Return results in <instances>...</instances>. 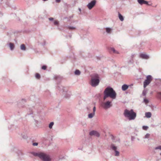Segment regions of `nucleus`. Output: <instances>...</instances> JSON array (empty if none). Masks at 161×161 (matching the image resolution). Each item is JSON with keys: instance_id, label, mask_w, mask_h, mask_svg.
<instances>
[{"instance_id": "1a4fd4ad", "label": "nucleus", "mask_w": 161, "mask_h": 161, "mask_svg": "<svg viewBox=\"0 0 161 161\" xmlns=\"http://www.w3.org/2000/svg\"><path fill=\"white\" fill-rule=\"evenodd\" d=\"M111 148L114 150L115 153V156H117L119 155V152L116 150L117 147L113 144H112L110 146Z\"/></svg>"}, {"instance_id": "f257e3e1", "label": "nucleus", "mask_w": 161, "mask_h": 161, "mask_svg": "<svg viewBox=\"0 0 161 161\" xmlns=\"http://www.w3.org/2000/svg\"><path fill=\"white\" fill-rule=\"evenodd\" d=\"M104 96L103 99L105 100L108 97H110L112 99H115L116 97V93L113 88L110 86L107 87L104 91Z\"/></svg>"}, {"instance_id": "bb28decb", "label": "nucleus", "mask_w": 161, "mask_h": 161, "mask_svg": "<svg viewBox=\"0 0 161 161\" xmlns=\"http://www.w3.org/2000/svg\"><path fill=\"white\" fill-rule=\"evenodd\" d=\"M35 77H36V78L38 79H40L41 77L40 75L39 74L37 73L36 74Z\"/></svg>"}, {"instance_id": "4be33fe9", "label": "nucleus", "mask_w": 161, "mask_h": 161, "mask_svg": "<svg viewBox=\"0 0 161 161\" xmlns=\"http://www.w3.org/2000/svg\"><path fill=\"white\" fill-rule=\"evenodd\" d=\"M128 63L129 64H132L134 63V60L133 59L130 58L129 60L128 61Z\"/></svg>"}, {"instance_id": "e433bc0d", "label": "nucleus", "mask_w": 161, "mask_h": 161, "mask_svg": "<svg viewBox=\"0 0 161 161\" xmlns=\"http://www.w3.org/2000/svg\"><path fill=\"white\" fill-rule=\"evenodd\" d=\"M38 145V143L36 142H34L33 143V145L34 146H36Z\"/></svg>"}, {"instance_id": "9d476101", "label": "nucleus", "mask_w": 161, "mask_h": 161, "mask_svg": "<svg viewBox=\"0 0 161 161\" xmlns=\"http://www.w3.org/2000/svg\"><path fill=\"white\" fill-rule=\"evenodd\" d=\"M89 135L91 136H94L97 137L100 136V134L97 131L95 130H92L89 132Z\"/></svg>"}, {"instance_id": "f8f14e48", "label": "nucleus", "mask_w": 161, "mask_h": 161, "mask_svg": "<svg viewBox=\"0 0 161 161\" xmlns=\"http://www.w3.org/2000/svg\"><path fill=\"white\" fill-rule=\"evenodd\" d=\"M140 56L141 58L143 59H147L149 58L148 56L144 54H141L140 55Z\"/></svg>"}, {"instance_id": "58836bf2", "label": "nucleus", "mask_w": 161, "mask_h": 161, "mask_svg": "<svg viewBox=\"0 0 161 161\" xmlns=\"http://www.w3.org/2000/svg\"><path fill=\"white\" fill-rule=\"evenodd\" d=\"M49 19L50 21H53L54 19L53 18H49Z\"/></svg>"}, {"instance_id": "7c9ffc66", "label": "nucleus", "mask_w": 161, "mask_h": 161, "mask_svg": "<svg viewBox=\"0 0 161 161\" xmlns=\"http://www.w3.org/2000/svg\"><path fill=\"white\" fill-rule=\"evenodd\" d=\"M47 68V66H46L45 65H43L42 67V69L43 70H44L46 69Z\"/></svg>"}, {"instance_id": "6ab92c4d", "label": "nucleus", "mask_w": 161, "mask_h": 161, "mask_svg": "<svg viewBox=\"0 0 161 161\" xmlns=\"http://www.w3.org/2000/svg\"><path fill=\"white\" fill-rule=\"evenodd\" d=\"M74 73L75 75H79L80 74V72L79 70L76 69Z\"/></svg>"}, {"instance_id": "f704fd0d", "label": "nucleus", "mask_w": 161, "mask_h": 161, "mask_svg": "<svg viewBox=\"0 0 161 161\" xmlns=\"http://www.w3.org/2000/svg\"><path fill=\"white\" fill-rule=\"evenodd\" d=\"M96 107L95 106H94L93 108V113H94L95 114V111H96Z\"/></svg>"}, {"instance_id": "c03bdc74", "label": "nucleus", "mask_w": 161, "mask_h": 161, "mask_svg": "<svg viewBox=\"0 0 161 161\" xmlns=\"http://www.w3.org/2000/svg\"><path fill=\"white\" fill-rule=\"evenodd\" d=\"M160 155L161 156V153H160Z\"/></svg>"}, {"instance_id": "9b49d317", "label": "nucleus", "mask_w": 161, "mask_h": 161, "mask_svg": "<svg viewBox=\"0 0 161 161\" xmlns=\"http://www.w3.org/2000/svg\"><path fill=\"white\" fill-rule=\"evenodd\" d=\"M132 86L133 84L130 85L129 86H128L126 84H124L122 86V89L123 91H125L128 88L129 86L131 87V86Z\"/></svg>"}, {"instance_id": "2f4dec72", "label": "nucleus", "mask_w": 161, "mask_h": 161, "mask_svg": "<svg viewBox=\"0 0 161 161\" xmlns=\"http://www.w3.org/2000/svg\"><path fill=\"white\" fill-rule=\"evenodd\" d=\"M150 135L149 133H147L145 136V138H148L150 136Z\"/></svg>"}, {"instance_id": "4c0bfd02", "label": "nucleus", "mask_w": 161, "mask_h": 161, "mask_svg": "<svg viewBox=\"0 0 161 161\" xmlns=\"http://www.w3.org/2000/svg\"><path fill=\"white\" fill-rule=\"evenodd\" d=\"M135 56V54H132L131 55V58L132 59H133V58Z\"/></svg>"}, {"instance_id": "aec40b11", "label": "nucleus", "mask_w": 161, "mask_h": 161, "mask_svg": "<svg viewBox=\"0 0 161 161\" xmlns=\"http://www.w3.org/2000/svg\"><path fill=\"white\" fill-rule=\"evenodd\" d=\"M67 28L68 29L70 30H74V29H75L76 28V27H75L73 26H68L67 27Z\"/></svg>"}, {"instance_id": "79ce46f5", "label": "nucleus", "mask_w": 161, "mask_h": 161, "mask_svg": "<svg viewBox=\"0 0 161 161\" xmlns=\"http://www.w3.org/2000/svg\"><path fill=\"white\" fill-rule=\"evenodd\" d=\"M133 139H134V138H133V137H132V138H131V140L133 141Z\"/></svg>"}, {"instance_id": "7ed1b4c3", "label": "nucleus", "mask_w": 161, "mask_h": 161, "mask_svg": "<svg viewBox=\"0 0 161 161\" xmlns=\"http://www.w3.org/2000/svg\"><path fill=\"white\" fill-rule=\"evenodd\" d=\"M33 154L35 156L38 157L43 161H51L50 156L44 153H34Z\"/></svg>"}, {"instance_id": "c9c22d12", "label": "nucleus", "mask_w": 161, "mask_h": 161, "mask_svg": "<svg viewBox=\"0 0 161 161\" xmlns=\"http://www.w3.org/2000/svg\"><path fill=\"white\" fill-rule=\"evenodd\" d=\"M144 4L148 5V2L147 1H145L144 0Z\"/></svg>"}, {"instance_id": "393cba45", "label": "nucleus", "mask_w": 161, "mask_h": 161, "mask_svg": "<svg viewBox=\"0 0 161 161\" xmlns=\"http://www.w3.org/2000/svg\"><path fill=\"white\" fill-rule=\"evenodd\" d=\"M111 50L114 53H119L118 51L115 50L114 48L113 47H112L110 48Z\"/></svg>"}, {"instance_id": "2eb2a0df", "label": "nucleus", "mask_w": 161, "mask_h": 161, "mask_svg": "<svg viewBox=\"0 0 161 161\" xmlns=\"http://www.w3.org/2000/svg\"><path fill=\"white\" fill-rule=\"evenodd\" d=\"M54 78L55 80H57L58 81L60 80L62 78L60 76L58 75H55Z\"/></svg>"}, {"instance_id": "a211bd4d", "label": "nucleus", "mask_w": 161, "mask_h": 161, "mask_svg": "<svg viewBox=\"0 0 161 161\" xmlns=\"http://www.w3.org/2000/svg\"><path fill=\"white\" fill-rule=\"evenodd\" d=\"M145 116L147 118H150L151 116V114L150 112H146L145 113Z\"/></svg>"}, {"instance_id": "dca6fc26", "label": "nucleus", "mask_w": 161, "mask_h": 161, "mask_svg": "<svg viewBox=\"0 0 161 161\" xmlns=\"http://www.w3.org/2000/svg\"><path fill=\"white\" fill-rule=\"evenodd\" d=\"M20 49L22 51H25L26 48L25 44H22L20 45Z\"/></svg>"}, {"instance_id": "b1692460", "label": "nucleus", "mask_w": 161, "mask_h": 161, "mask_svg": "<svg viewBox=\"0 0 161 161\" xmlns=\"http://www.w3.org/2000/svg\"><path fill=\"white\" fill-rule=\"evenodd\" d=\"M144 0H137V2L139 4L142 5L144 4Z\"/></svg>"}, {"instance_id": "f03ea898", "label": "nucleus", "mask_w": 161, "mask_h": 161, "mask_svg": "<svg viewBox=\"0 0 161 161\" xmlns=\"http://www.w3.org/2000/svg\"><path fill=\"white\" fill-rule=\"evenodd\" d=\"M124 115L125 117L127 118L129 120H132L135 119L136 114L133 109L129 110L126 109L124 111Z\"/></svg>"}, {"instance_id": "a878e982", "label": "nucleus", "mask_w": 161, "mask_h": 161, "mask_svg": "<svg viewBox=\"0 0 161 161\" xmlns=\"http://www.w3.org/2000/svg\"><path fill=\"white\" fill-rule=\"evenodd\" d=\"M106 31L108 33H110L111 29V28L107 27L106 28Z\"/></svg>"}, {"instance_id": "c85d7f7f", "label": "nucleus", "mask_w": 161, "mask_h": 161, "mask_svg": "<svg viewBox=\"0 0 161 161\" xmlns=\"http://www.w3.org/2000/svg\"><path fill=\"white\" fill-rule=\"evenodd\" d=\"M142 129L143 130H147L148 128V126H142Z\"/></svg>"}, {"instance_id": "0eeeda50", "label": "nucleus", "mask_w": 161, "mask_h": 161, "mask_svg": "<svg viewBox=\"0 0 161 161\" xmlns=\"http://www.w3.org/2000/svg\"><path fill=\"white\" fill-rule=\"evenodd\" d=\"M152 80V77L151 75H148L146 77V79L143 82V87L145 88L151 82Z\"/></svg>"}, {"instance_id": "4468645a", "label": "nucleus", "mask_w": 161, "mask_h": 161, "mask_svg": "<svg viewBox=\"0 0 161 161\" xmlns=\"http://www.w3.org/2000/svg\"><path fill=\"white\" fill-rule=\"evenodd\" d=\"M8 46L10 48V49L11 50H14V44L11 42H10L8 44Z\"/></svg>"}, {"instance_id": "6e6552de", "label": "nucleus", "mask_w": 161, "mask_h": 161, "mask_svg": "<svg viewBox=\"0 0 161 161\" xmlns=\"http://www.w3.org/2000/svg\"><path fill=\"white\" fill-rule=\"evenodd\" d=\"M96 1L95 0H93L89 3L87 6L90 10L92 9L95 5Z\"/></svg>"}, {"instance_id": "5701e85b", "label": "nucleus", "mask_w": 161, "mask_h": 161, "mask_svg": "<svg viewBox=\"0 0 161 161\" xmlns=\"http://www.w3.org/2000/svg\"><path fill=\"white\" fill-rule=\"evenodd\" d=\"M54 123L53 122H50L49 125V128L50 129H52L53 128V126L54 125Z\"/></svg>"}, {"instance_id": "f3484780", "label": "nucleus", "mask_w": 161, "mask_h": 161, "mask_svg": "<svg viewBox=\"0 0 161 161\" xmlns=\"http://www.w3.org/2000/svg\"><path fill=\"white\" fill-rule=\"evenodd\" d=\"M118 17L121 21H123L124 20V18L123 16L119 13H118Z\"/></svg>"}, {"instance_id": "39448f33", "label": "nucleus", "mask_w": 161, "mask_h": 161, "mask_svg": "<svg viewBox=\"0 0 161 161\" xmlns=\"http://www.w3.org/2000/svg\"><path fill=\"white\" fill-rule=\"evenodd\" d=\"M40 111V109H38L36 106L32 107L29 109L27 114L30 115L34 114H39Z\"/></svg>"}, {"instance_id": "ea45409f", "label": "nucleus", "mask_w": 161, "mask_h": 161, "mask_svg": "<svg viewBox=\"0 0 161 161\" xmlns=\"http://www.w3.org/2000/svg\"><path fill=\"white\" fill-rule=\"evenodd\" d=\"M61 0H55V2L57 3H59L60 2Z\"/></svg>"}, {"instance_id": "423d86ee", "label": "nucleus", "mask_w": 161, "mask_h": 161, "mask_svg": "<svg viewBox=\"0 0 161 161\" xmlns=\"http://www.w3.org/2000/svg\"><path fill=\"white\" fill-rule=\"evenodd\" d=\"M111 101H107L106 102L102 103L101 105V106L105 109H107L110 108L112 106Z\"/></svg>"}, {"instance_id": "ddd939ff", "label": "nucleus", "mask_w": 161, "mask_h": 161, "mask_svg": "<svg viewBox=\"0 0 161 161\" xmlns=\"http://www.w3.org/2000/svg\"><path fill=\"white\" fill-rule=\"evenodd\" d=\"M58 88L60 91H61L62 92H66V91L65 89V87L62 86H58Z\"/></svg>"}, {"instance_id": "37998d69", "label": "nucleus", "mask_w": 161, "mask_h": 161, "mask_svg": "<svg viewBox=\"0 0 161 161\" xmlns=\"http://www.w3.org/2000/svg\"><path fill=\"white\" fill-rule=\"evenodd\" d=\"M79 10L80 11H81V9H80V8H79Z\"/></svg>"}, {"instance_id": "cd10ccee", "label": "nucleus", "mask_w": 161, "mask_h": 161, "mask_svg": "<svg viewBox=\"0 0 161 161\" xmlns=\"http://www.w3.org/2000/svg\"><path fill=\"white\" fill-rule=\"evenodd\" d=\"M147 93V91L146 90H143L142 93V95L143 96H146V94Z\"/></svg>"}, {"instance_id": "473e14b6", "label": "nucleus", "mask_w": 161, "mask_h": 161, "mask_svg": "<svg viewBox=\"0 0 161 161\" xmlns=\"http://www.w3.org/2000/svg\"><path fill=\"white\" fill-rule=\"evenodd\" d=\"M143 101L144 103H148L149 102L148 100L147 99L145 98H144Z\"/></svg>"}, {"instance_id": "20e7f679", "label": "nucleus", "mask_w": 161, "mask_h": 161, "mask_svg": "<svg viewBox=\"0 0 161 161\" xmlns=\"http://www.w3.org/2000/svg\"><path fill=\"white\" fill-rule=\"evenodd\" d=\"M100 82L99 77L97 74H94L92 76L91 80V85L92 87H96L98 86Z\"/></svg>"}, {"instance_id": "72a5a7b5", "label": "nucleus", "mask_w": 161, "mask_h": 161, "mask_svg": "<svg viewBox=\"0 0 161 161\" xmlns=\"http://www.w3.org/2000/svg\"><path fill=\"white\" fill-rule=\"evenodd\" d=\"M155 149L157 150V149H160L161 150V146H159L158 147H156L155 148Z\"/></svg>"}, {"instance_id": "c756f323", "label": "nucleus", "mask_w": 161, "mask_h": 161, "mask_svg": "<svg viewBox=\"0 0 161 161\" xmlns=\"http://www.w3.org/2000/svg\"><path fill=\"white\" fill-rule=\"evenodd\" d=\"M54 24L55 25L58 26L59 25L58 22L56 20L54 21Z\"/></svg>"}, {"instance_id": "412c9836", "label": "nucleus", "mask_w": 161, "mask_h": 161, "mask_svg": "<svg viewBox=\"0 0 161 161\" xmlns=\"http://www.w3.org/2000/svg\"><path fill=\"white\" fill-rule=\"evenodd\" d=\"M95 113H92L89 114L88 115V117L89 118H92L94 115Z\"/></svg>"}, {"instance_id": "a19ab883", "label": "nucleus", "mask_w": 161, "mask_h": 161, "mask_svg": "<svg viewBox=\"0 0 161 161\" xmlns=\"http://www.w3.org/2000/svg\"><path fill=\"white\" fill-rule=\"evenodd\" d=\"M2 15H3L0 12V16H2Z\"/></svg>"}]
</instances>
